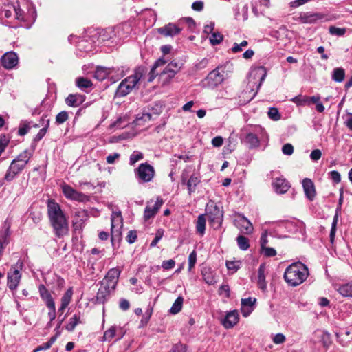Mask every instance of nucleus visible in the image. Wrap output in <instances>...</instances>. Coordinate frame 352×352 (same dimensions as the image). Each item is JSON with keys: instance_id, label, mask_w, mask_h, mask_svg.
<instances>
[{"instance_id": "nucleus-39", "label": "nucleus", "mask_w": 352, "mask_h": 352, "mask_svg": "<svg viewBox=\"0 0 352 352\" xmlns=\"http://www.w3.org/2000/svg\"><path fill=\"white\" fill-rule=\"evenodd\" d=\"M76 84L80 89L89 88L93 85L89 79L83 77L78 78L76 80Z\"/></svg>"}, {"instance_id": "nucleus-7", "label": "nucleus", "mask_w": 352, "mask_h": 352, "mask_svg": "<svg viewBox=\"0 0 352 352\" xmlns=\"http://www.w3.org/2000/svg\"><path fill=\"white\" fill-rule=\"evenodd\" d=\"M234 224L243 234H250L253 232L254 228L252 223L243 215H237L234 220Z\"/></svg>"}, {"instance_id": "nucleus-17", "label": "nucleus", "mask_w": 352, "mask_h": 352, "mask_svg": "<svg viewBox=\"0 0 352 352\" xmlns=\"http://www.w3.org/2000/svg\"><path fill=\"white\" fill-rule=\"evenodd\" d=\"M87 212L84 210H78L74 212L73 226L75 230L81 229L85 221L87 219Z\"/></svg>"}, {"instance_id": "nucleus-21", "label": "nucleus", "mask_w": 352, "mask_h": 352, "mask_svg": "<svg viewBox=\"0 0 352 352\" xmlns=\"http://www.w3.org/2000/svg\"><path fill=\"white\" fill-rule=\"evenodd\" d=\"M166 63L167 60L163 57L157 59L148 74L147 82H152L158 74H161L162 72L159 71L158 68L164 66Z\"/></svg>"}, {"instance_id": "nucleus-55", "label": "nucleus", "mask_w": 352, "mask_h": 352, "mask_svg": "<svg viewBox=\"0 0 352 352\" xmlns=\"http://www.w3.org/2000/svg\"><path fill=\"white\" fill-rule=\"evenodd\" d=\"M68 119V113L66 111L60 112L56 118L58 124H63Z\"/></svg>"}, {"instance_id": "nucleus-24", "label": "nucleus", "mask_w": 352, "mask_h": 352, "mask_svg": "<svg viewBox=\"0 0 352 352\" xmlns=\"http://www.w3.org/2000/svg\"><path fill=\"white\" fill-rule=\"evenodd\" d=\"M29 161L28 155H19L11 163V169L15 173H19Z\"/></svg>"}, {"instance_id": "nucleus-20", "label": "nucleus", "mask_w": 352, "mask_h": 352, "mask_svg": "<svg viewBox=\"0 0 352 352\" xmlns=\"http://www.w3.org/2000/svg\"><path fill=\"white\" fill-rule=\"evenodd\" d=\"M163 204V200L162 198L158 197L154 204L153 206L151 207L149 204L146 207L144 210V217L146 220H148L153 217L157 212L159 209Z\"/></svg>"}, {"instance_id": "nucleus-1", "label": "nucleus", "mask_w": 352, "mask_h": 352, "mask_svg": "<svg viewBox=\"0 0 352 352\" xmlns=\"http://www.w3.org/2000/svg\"><path fill=\"white\" fill-rule=\"evenodd\" d=\"M47 214L56 236L62 237L68 233L67 220L60 205L54 200L47 202Z\"/></svg>"}, {"instance_id": "nucleus-26", "label": "nucleus", "mask_w": 352, "mask_h": 352, "mask_svg": "<svg viewBox=\"0 0 352 352\" xmlns=\"http://www.w3.org/2000/svg\"><path fill=\"white\" fill-rule=\"evenodd\" d=\"M85 100V97L81 94H70L65 100L66 104L69 107H78Z\"/></svg>"}, {"instance_id": "nucleus-15", "label": "nucleus", "mask_w": 352, "mask_h": 352, "mask_svg": "<svg viewBox=\"0 0 352 352\" xmlns=\"http://www.w3.org/2000/svg\"><path fill=\"white\" fill-rule=\"evenodd\" d=\"M239 320V315L236 310L230 311L227 313L226 317L222 320V324L226 329L233 327L236 324Z\"/></svg>"}, {"instance_id": "nucleus-36", "label": "nucleus", "mask_w": 352, "mask_h": 352, "mask_svg": "<svg viewBox=\"0 0 352 352\" xmlns=\"http://www.w3.org/2000/svg\"><path fill=\"white\" fill-rule=\"evenodd\" d=\"M245 142L251 148H255L259 145V140L258 137L253 133H248L246 135Z\"/></svg>"}, {"instance_id": "nucleus-5", "label": "nucleus", "mask_w": 352, "mask_h": 352, "mask_svg": "<svg viewBox=\"0 0 352 352\" xmlns=\"http://www.w3.org/2000/svg\"><path fill=\"white\" fill-rule=\"evenodd\" d=\"M206 211L210 226L215 230L219 229L223 219V210L214 201H210L206 205Z\"/></svg>"}, {"instance_id": "nucleus-43", "label": "nucleus", "mask_w": 352, "mask_h": 352, "mask_svg": "<svg viewBox=\"0 0 352 352\" xmlns=\"http://www.w3.org/2000/svg\"><path fill=\"white\" fill-rule=\"evenodd\" d=\"M129 124L126 117L120 118L115 122L110 125L111 128L121 129L126 126Z\"/></svg>"}, {"instance_id": "nucleus-45", "label": "nucleus", "mask_w": 352, "mask_h": 352, "mask_svg": "<svg viewBox=\"0 0 352 352\" xmlns=\"http://www.w3.org/2000/svg\"><path fill=\"white\" fill-rule=\"evenodd\" d=\"M14 18L19 21H25L24 12L19 5L14 6Z\"/></svg>"}, {"instance_id": "nucleus-12", "label": "nucleus", "mask_w": 352, "mask_h": 352, "mask_svg": "<svg viewBox=\"0 0 352 352\" xmlns=\"http://www.w3.org/2000/svg\"><path fill=\"white\" fill-rule=\"evenodd\" d=\"M19 61L18 56L13 52H9L3 54L1 58V65L8 69L14 68Z\"/></svg>"}, {"instance_id": "nucleus-11", "label": "nucleus", "mask_w": 352, "mask_h": 352, "mask_svg": "<svg viewBox=\"0 0 352 352\" xmlns=\"http://www.w3.org/2000/svg\"><path fill=\"white\" fill-rule=\"evenodd\" d=\"M138 175L144 182H148L154 176V169L150 165L142 164L138 169Z\"/></svg>"}, {"instance_id": "nucleus-47", "label": "nucleus", "mask_w": 352, "mask_h": 352, "mask_svg": "<svg viewBox=\"0 0 352 352\" xmlns=\"http://www.w3.org/2000/svg\"><path fill=\"white\" fill-rule=\"evenodd\" d=\"M329 33L332 35H336V36H343L346 33V28H337L335 26H330L329 28Z\"/></svg>"}, {"instance_id": "nucleus-62", "label": "nucleus", "mask_w": 352, "mask_h": 352, "mask_svg": "<svg viewBox=\"0 0 352 352\" xmlns=\"http://www.w3.org/2000/svg\"><path fill=\"white\" fill-rule=\"evenodd\" d=\"M283 154H292L294 152V147L291 144H285L282 148Z\"/></svg>"}, {"instance_id": "nucleus-16", "label": "nucleus", "mask_w": 352, "mask_h": 352, "mask_svg": "<svg viewBox=\"0 0 352 352\" xmlns=\"http://www.w3.org/2000/svg\"><path fill=\"white\" fill-rule=\"evenodd\" d=\"M181 31L182 28L170 23L157 30V32L164 36H174L179 34Z\"/></svg>"}, {"instance_id": "nucleus-13", "label": "nucleus", "mask_w": 352, "mask_h": 352, "mask_svg": "<svg viewBox=\"0 0 352 352\" xmlns=\"http://www.w3.org/2000/svg\"><path fill=\"white\" fill-rule=\"evenodd\" d=\"M303 190L306 197L309 201H313L316 195L314 182L309 178H305L302 182Z\"/></svg>"}, {"instance_id": "nucleus-48", "label": "nucleus", "mask_w": 352, "mask_h": 352, "mask_svg": "<svg viewBox=\"0 0 352 352\" xmlns=\"http://www.w3.org/2000/svg\"><path fill=\"white\" fill-rule=\"evenodd\" d=\"M291 100L293 102L296 103L297 105H300V106L308 105L307 96H298L293 98Z\"/></svg>"}, {"instance_id": "nucleus-64", "label": "nucleus", "mask_w": 352, "mask_h": 352, "mask_svg": "<svg viewBox=\"0 0 352 352\" xmlns=\"http://www.w3.org/2000/svg\"><path fill=\"white\" fill-rule=\"evenodd\" d=\"M223 140L221 136H217L212 140V144L215 147H219L223 144Z\"/></svg>"}, {"instance_id": "nucleus-56", "label": "nucleus", "mask_w": 352, "mask_h": 352, "mask_svg": "<svg viewBox=\"0 0 352 352\" xmlns=\"http://www.w3.org/2000/svg\"><path fill=\"white\" fill-rule=\"evenodd\" d=\"M137 232L135 230H131L128 232V234L126 237V241L131 244L133 243L137 239Z\"/></svg>"}, {"instance_id": "nucleus-42", "label": "nucleus", "mask_w": 352, "mask_h": 352, "mask_svg": "<svg viewBox=\"0 0 352 352\" xmlns=\"http://www.w3.org/2000/svg\"><path fill=\"white\" fill-rule=\"evenodd\" d=\"M14 5H8L4 6L3 8H1V13L6 18L9 19L12 16V14L14 13Z\"/></svg>"}, {"instance_id": "nucleus-27", "label": "nucleus", "mask_w": 352, "mask_h": 352, "mask_svg": "<svg viewBox=\"0 0 352 352\" xmlns=\"http://www.w3.org/2000/svg\"><path fill=\"white\" fill-rule=\"evenodd\" d=\"M38 291L40 296L42 298V300L45 302L46 306L50 305L52 307V304L54 303V301L51 294L46 288V287L43 285H40L38 287Z\"/></svg>"}, {"instance_id": "nucleus-41", "label": "nucleus", "mask_w": 352, "mask_h": 352, "mask_svg": "<svg viewBox=\"0 0 352 352\" xmlns=\"http://www.w3.org/2000/svg\"><path fill=\"white\" fill-rule=\"evenodd\" d=\"M199 182L200 181L199 178L196 175H193L190 177L187 183L189 193L195 191V187L199 183Z\"/></svg>"}, {"instance_id": "nucleus-53", "label": "nucleus", "mask_w": 352, "mask_h": 352, "mask_svg": "<svg viewBox=\"0 0 352 352\" xmlns=\"http://www.w3.org/2000/svg\"><path fill=\"white\" fill-rule=\"evenodd\" d=\"M263 254L267 257H272L276 255V251L273 248L264 247L261 248Z\"/></svg>"}, {"instance_id": "nucleus-44", "label": "nucleus", "mask_w": 352, "mask_h": 352, "mask_svg": "<svg viewBox=\"0 0 352 352\" xmlns=\"http://www.w3.org/2000/svg\"><path fill=\"white\" fill-rule=\"evenodd\" d=\"M212 45H215L219 44L223 40V36L219 32H214L209 38Z\"/></svg>"}, {"instance_id": "nucleus-33", "label": "nucleus", "mask_w": 352, "mask_h": 352, "mask_svg": "<svg viewBox=\"0 0 352 352\" xmlns=\"http://www.w3.org/2000/svg\"><path fill=\"white\" fill-rule=\"evenodd\" d=\"M206 230V217L204 214H200L196 222V230L198 234L203 236Z\"/></svg>"}, {"instance_id": "nucleus-10", "label": "nucleus", "mask_w": 352, "mask_h": 352, "mask_svg": "<svg viewBox=\"0 0 352 352\" xmlns=\"http://www.w3.org/2000/svg\"><path fill=\"white\" fill-rule=\"evenodd\" d=\"M62 190L65 197L67 199L78 201H85L87 200V197L85 195L76 191L69 185L63 184L62 186Z\"/></svg>"}, {"instance_id": "nucleus-51", "label": "nucleus", "mask_w": 352, "mask_h": 352, "mask_svg": "<svg viewBox=\"0 0 352 352\" xmlns=\"http://www.w3.org/2000/svg\"><path fill=\"white\" fill-rule=\"evenodd\" d=\"M137 133H129L128 132L126 133H122V135H119V136H113L111 138V140L110 142H117L120 140H124V139H127V138H132V137H134L135 135H136Z\"/></svg>"}, {"instance_id": "nucleus-37", "label": "nucleus", "mask_w": 352, "mask_h": 352, "mask_svg": "<svg viewBox=\"0 0 352 352\" xmlns=\"http://www.w3.org/2000/svg\"><path fill=\"white\" fill-rule=\"evenodd\" d=\"M183 302H184L183 297L178 296L177 298V299L175 300V301L174 302V303L173 304V305L169 311L170 313H171L173 314H176L179 313L182 310V308L183 306Z\"/></svg>"}, {"instance_id": "nucleus-3", "label": "nucleus", "mask_w": 352, "mask_h": 352, "mask_svg": "<svg viewBox=\"0 0 352 352\" xmlns=\"http://www.w3.org/2000/svg\"><path fill=\"white\" fill-rule=\"evenodd\" d=\"M146 72V71L144 67H138L133 74L126 77L120 83L116 91L115 97H124L130 94L134 89L138 87V84L144 78Z\"/></svg>"}, {"instance_id": "nucleus-18", "label": "nucleus", "mask_w": 352, "mask_h": 352, "mask_svg": "<svg viewBox=\"0 0 352 352\" xmlns=\"http://www.w3.org/2000/svg\"><path fill=\"white\" fill-rule=\"evenodd\" d=\"M256 301V299L252 297L241 299V310L244 317L248 316L252 312Z\"/></svg>"}, {"instance_id": "nucleus-58", "label": "nucleus", "mask_w": 352, "mask_h": 352, "mask_svg": "<svg viewBox=\"0 0 352 352\" xmlns=\"http://www.w3.org/2000/svg\"><path fill=\"white\" fill-rule=\"evenodd\" d=\"M169 352H187V347L183 344H177Z\"/></svg>"}, {"instance_id": "nucleus-60", "label": "nucleus", "mask_w": 352, "mask_h": 352, "mask_svg": "<svg viewBox=\"0 0 352 352\" xmlns=\"http://www.w3.org/2000/svg\"><path fill=\"white\" fill-rule=\"evenodd\" d=\"M47 307L49 308L50 311L48 312V317L50 321H52L56 318V307L55 303L52 304V306L47 305Z\"/></svg>"}, {"instance_id": "nucleus-61", "label": "nucleus", "mask_w": 352, "mask_h": 352, "mask_svg": "<svg viewBox=\"0 0 352 352\" xmlns=\"http://www.w3.org/2000/svg\"><path fill=\"white\" fill-rule=\"evenodd\" d=\"M267 243H268L267 232V230H263L262 232L261 236V239H260V243H261V248L267 246Z\"/></svg>"}, {"instance_id": "nucleus-54", "label": "nucleus", "mask_w": 352, "mask_h": 352, "mask_svg": "<svg viewBox=\"0 0 352 352\" xmlns=\"http://www.w3.org/2000/svg\"><path fill=\"white\" fill-rule=\"evenodd\" d=\"M272 340L274 344H280L285 342L286 338L283 333H278L273 336Z\"/></svg>"}, {"instance_id": "nucleus-25", "label": "nucleus", "mask_w": 352, "mask_h": 352, "mask_svg": "<svg viewBox=\"0 0 352 352\" xmlns=\"http://www.w3.org/2000/svg\"><path fill=\"white\" fill-rule=\"evenodd\" d=\"M113 291L114 289L111 287H107V285H102V283H100V287L98 289L96 296L97 300L100 302L104 303L107 300V297Z\"/></svg>"}, {"instance_id": "nucleus-14", "label": "nucleus", "mask_w": 352, "mask_h": 352, "mask_svg": "<svg viewBox=\"0 0 352 352\" xmlns=\"http://www.w3.org/2000/svg\"><path fill=\"white\" fill-rule=\"evenodd\" d=\"M324 18V15L318 12H302L299 16V21L302 23H314Z\"/></svg>"}, {"instance_id": "nucleus-38", "label": "nucleus", "mask_w": 352, "mask_h": 352, "mask_svg": "<svg viewBox=\"0 0 352 352\" xmlns=\"http://www.w3.org/2000/svg\"><path fill=\"white\" fill-rule=\"evenodd\" d=\"M118 329L121 330L120 327H118L116 326H111L109 329L105 331L103 336V340L110 341L113 338L116 336V333Z\"/></svg>"}, {"instance_id": "nucleus-46", "label": "nucleus", "mask_w": 352, "mask_h": 352, "mask_svg": "<svg viewBox=\"0 0 352 352\" xmlns=\"http://www.w3.org/2000/svg\"><path fill=\"white\" fill-rule=\"evenodd\" d=\"M267 115L269 118L273 120L277 121L279 120L281 118V116L278 110V109L275 107L270 108Z\"/></svg>"}, {"instance_id": "nucleus-31", "label": "nucleus", "mask_w": 352, "mask_h": 352, "mask_svg": "<svg viewBox=\"0 0 352 352\" xmlns=\"http://www.w3.org/2000/svg\"><path fill=\"white\" fill-rule=\"evenodd\" d=\"M111 69L104 67H97L95 72L94 77L98 80H103L111 73Z\"/></svg>"}, {"instance_id": "nucleus-57", "label": "nucleus", "mask_w": 352, "mask_h": 352, "mask_svg": "<svg viewBox=\"0 0 352 352\" xmlns=\"http://www.w3.org/2000/svg\"><path fill=\"white\" fill-rule=\"evenodd\" d=\"M175 265V261L173 259L164 261L162 263V267L164 270L173 269Z\"/></svg>"}, {"instance_id": "nucleus-35", "label": "nucleus", "mask_w": 352, "mask_h": 352, "mask_svg": "<svg viewBox=\"0 0 352 352\" xmlns=\"http://www.w3.org/2000/svg\"><path fill=\"white\" fill-rule=\"evenodd\" d=\"M345 77L344 69L342 67L335 68L332 72V79L338 82H341L344 80Z\"/></svg>"}, {"instance_id": "nucleus-2", "label": "nucleus", "mask_w": 352, "mask_h": 352, "mask_svg": "<svg viewBox=\"0 0 352 352\" xmlns=\"http://www.w3.org/2000/svg\"><path fill=\"white\" fill-rule=\"evenodd\" d=\"M309 274L308 267L301 262H296L289 265L284 273L286 283L296 287L306 280Z\"/></svg>"}, {"instance_id": "nucleus-28", "label": "nucleus", "mask_w": 352, "mask_h": 352, "mask_svg": "<svg viewBox=\"0 0 352 352\" xmlns=\"http://www.w3.org/2000/svg\"><path fill=\"white\" fill-rule=\"evenodd\" d=\"M335 289L344 297H352V281L342 285H336Z\"/></svg>"}, {"instance_id": "nucleus-29", "label": "nucleus", "mask_w": 352, "mask_h": 352, "mask_svg": "<svg viewBox=\"0 0 352 352\" xmlns=\"http://www.w3.org/2000/svg\"><path fill=\"white\" fill-rule=\"evenodd\" d=\"M258 285L263 291H265L267 288V283L265 280V265L264 263L260 265L258 270Z\"/></svg>"}, {"instance_id": "nucleus-22", "label": "nucleus", "mask_w": 352, "mask_h": 352, "mask_svg": "<svg viewBox=\"0 0 352 352\" xmlns=\"http://www.w3.org/2000/svg\"><path fill=\"white\" fill-rule=\"evenodd\" d=\"M181 65L175 61H171L168 65L162 71L161 75L164 76L167 75V77L170 79L180 70Z\"/></svg>"}, {"instance_id": "nucleus-19", "label": "nucleus", "mask_w": 352, "mask_h": 352, "mask_svg": "<svg viewBox=\"0 0 352 352\" xmlns=\"http://www.w3.org/2000/svg\"><path fill=\"white\" fill-rule=\"evenodd\" d=\"M272 186L278 194L285 193L290 188L289 182L283 177L275 179L272 182Z\"/></svg>"}, {"instance_id": "nucleus-30", "label": "nucleus", "mask_w": 352, "mask_h": 352, "mask_svg": "<svg viewBox=\"0 0 352 352\" xmlns=\"http://www.w3.org/2000/svg\"><path fill=\"white\" fill-rule=\"evenodd\" d=\"M73 295L72 287H69L64 294L61 298V305L58 309V311L61 314L63 313L64 310L67 307L72 300Z\"/></svg>"}, {"instance_id": "nucleus-9", "label": "nucleus", "mask_w": 352, "mask_h": 352, "mask_svg": "<svg viewBox=\"0 0 352 352\" xmlns=\"http://www.w3.org/2000/svg\"><path fill=\"white\" fill-rule=\"evenodd\" d=\"M7 278L9 289L12 291L16 290L21 278L20 270L12 267L8 272Z\"/></svg>"}, {"instance_id": "nucleus-32", "label": "nucleus", "mask_w": 352, "mask_h": 352, "mask_svg": "<svg viewBox=\"0 0 352 352\" xmlns=\"http://www.w3.org/2000/svg\"><path fill=\"white\" fill-rule=\"evenodd\" d=\"M81 322L80 314H74L69 318L67 324L65 326V329L69 331H73L75 327Z\"/></svg>"}, {"instance_id": "nucleus-34", "label": "nucleus", "mask_w": 352, "mask_h": 352, "mask_svg": "<svg viewBox=\"0 0 352 352\" xmlns=\"http://www.w3.org/2000/svg\"><path fill=\"white\" fill-rule=\"evenodd\" d=\"M151 120V114L149 113H142L141 115L138 114L133 124L135 126H140L144 125V123Z\"/></svg>"}, {"instance_id": "nucleus-49", "label": "nucleus", "mask_w": 352, "mask_h": 352, "mask_svg": "<svg viewBox=\"0 0 352 352\" xmlns=\"http://www.w3.org/2000/svg\"><path fill=\"white\" fill-rule=\"evenodd\" d=\"M197 261V253L193 250L188 256V271H191Z\"/></svg>"}, {"instance_id": "nucleus-63", "label": "nucleus", "mask_w": 352, "mask_h": 352, "mask_svg": "<svg viewBox=\"0 0 352 352\" xmlns=\"http://www.w3.org/2000/svg\"><path fill=\"white\" fill-rule=\"evenodd\" d=\"M16 174H18V173H15V171L12 170L10 165L7 173L5 175V179L7 181H12L16 175Z\"/></svg>"}, {"instance_id": "nucleus-6", "label": "nucleus", "mask_w": 352, "mask_h": 352, "mask_svg": "<svg viewBox=\"0 0 352 352\" xmlns=\"http://www.w3.org/2000/svg\"><path fill=\"white\" fill-rule=\"evenodd\" d=\"M266 76V72L263 68H256L253 69L249 76L248 85L250 89V96L247 99V102L251 101L256 96L257 91L261 87L263 81Z\"/></svg>"}, {"instance_id": "nucleus-59", "label": "nucleus", "mask_w": 352, "mask_h": 352, "mask_svg": "<svg viewBox=\"0 0 352 352\" xmlns=\"http://www.w3.org/2000/svg\"><path fill=\"white\" fill-rule=\"evenodd\" d=\"M330 178L332 181H333L336 184H338L341 181L340 174L336 170L331 171L329 173Z\"/></svg>"}, {"instance_id": "nucleus-8", "label": "nucleus", "mask_w": 352, "mask_h": 352, "mask_svg": "<svg viewBox=\"0 0 352 352\" xmlns=\"http://www.w3.org/2000/svg\"><path fill=\"white\" fill-rule=\"evenodd\" d=\"M120 273L121 271L118 268H111L108 271L101 283L115 290Z\"/></svg>"}, {"instance_id": "nucleus-52", "label": "nucleus", "mask_w": 352, "mask_h": 352, "mask_svg": "<svg viewBox=\"0 0 352 352\" xmlns=\"http://www.w3.org/2000/svg\"><path fill=\"white\" fill-rule=\"evenodd\" d=\"M9 139L6 135H0V154L5 151L6 148L8 145Z\"/></svg>"}, {"instance_id": "nucleus-4", "label": "nucleus", "mask_w": 352, "mask_h": 352, "mask_svg": "<svg viewBox=\"0 0 352 352\" xmlns=\"http://www.w3.org/2000/svg\"><path fill=\"white\" fill-rule=\"evenodd\" d=\"M233 70L232 63L227 62L226 64L217 67L216 69L210 72L204 82L206 87L209 88H215L221 85L228 74Z\"/></svg>"}, {"instance_id": "nucleus-50", "label": "nucleus", "mask_w": 352, "mask_h": 352, "mask_svg": "<svg viewBox=\"0 0 352 352\" xmlns=\"http://www.w3.org/2000/svg\"><path fill=\"white\" fill-rule=\"evenodd\" d=\"M241 265V262L239 261H229L226 262V267L228 270H232L233 272H236Z\"/></svg>"}, {"instance_id": "nucleus-40", "label": "nucleus", "mask_w": 352, "mask_h": 352, "mask_svg": "<svg viewBox=\"0 0 352 352\" xmlns=\"http://www.w3.org/2000/svg\"><path fill=\"white\" fill-rule=\"evenodd\" d=\"M236 241H237L239 248L241 250H247L250 247L248 239L243 235H239L236 238Z\"/></svg>"}, {"instance_id": "nucleus-23", "label": "nucleus", "mask_w": 352, "mask_h": 352, "mask_svg": "<svg viewBox=\"0 0 352 352\" xmlns=\"http://www.w3.org/2000/svg\"><path fill=\"white\" fill-rule=\"evenodd\" d=\"M111 232L120 233V229L122 227V217L120 212H113L111 214Z\"/></svg>"}]
</instances>
